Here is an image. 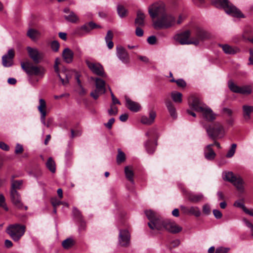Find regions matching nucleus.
Segmentation results:
<instances>
[{"mask_svg":"<svg viewBox=\"0 0 253 253\" xmlns=\"http://www.w3.org/2000/svg\"><path fill=\"white\" fill-rule=\"evenodd\" d=\"M195 36L192 38L193 40H197L199 43L201 41L208 39L210 38V34L203 29L198 28L195 32Z\"/></svg>","mask_w":253,"mask_h":253,"instance_id":"nucleus-21","label":"nucleus"},{"mask_svg":"<svg viewBox=\"0 0 253 253\" xmlns=\"http://www.w3.org/2000/svg\"><path fill=\"white\" fill-rule=\"evenodd\" d=\"M166 12L165 5L163 3H154L148 7V13L152 19L161 17Z\"/></svg>","mask_w":253,"mask_h":253,"instance_id":"nucleus-7","label":"nucleus"},{"mask_svg":"<svg viewBox=\"0 0 253 253\" xmlns=\"http://www.w3.org/2000/svg\"><path fill=\"white\" fill-rule=\"evenodd\" d=\"M73 213L74 216L80 219L82 217L81 213L80 211L76 208L74 207L73 209Z\"/></svg>","mask_w":253,"mask_h":253,"instance_id":"nucleus-59","label":"nucleus"},{"mask_svg":"<svg viewBox=\"0 0 253 253\" xmlns=\"http://www.w3.org/2000/svg\"><path fill=\"white\" fill-rule=\"evenodd\" d=\"M232 183L239 192L242 193L244 191L245 182L240 176L236 177Z\"/></svg>","mask_w":253,"mask_h":253,"instance_id":"nucleus-27","label":"nucleus"},{"mask_svg":"<svg viewBox=\"0 0 253 253\" xmlns=\"http://www.w3.org/2000/svg\"><path fill=\"white\" fill-rule=\"evenodd\" d=\"M224 176H225L224 179L226 180L229 181L231 183H232L233 181H234V180L237 177V176H235L234 174H233V173L231 171L225 172Z\"/></svg>","mask_w":253,"mask_h":253,"instance_id":"nucleus-47","label":"nucleus"},{"mask_svg":"<svg viewBox=\"0 0 253 253\" xmlns=\"http://www.w3.org/2000/svg\"><path fill=\"white\" fill-rule=\"evenodd\" d=\"M226 114L228 118L226 120V122L229 125H231L233 123L234 120L232 117V110L228 108H223L222 109V114Z\"/></svg>","mask_w":253,"mask_h":253,"instance_id":"nucleus-35","label":"nucleus"},{"mask_svg":"<svg viewBox=\"0 0 253 253\" xmlns=\"http://www.w3.org/2000/svg\"><path fill=\"white\" fill-rule=\"evenodd\" d=\"M125 172L126 178L133 183L134 182V180L133 179V172L132 170L129 167L126 166L125 168Z\"/></svg>","mask_w":253,"mask_h":253,"instance_id":"nucleus-38","label":"nucleus"},{"mask_svg":"<svg viewBox=\"0 0 253 253\" xmlns=\"http://www.w3.org/2000/svg\"><path fill=\"white\" fill-rule=\"evenodd\" d=\"M100 26L94 22L91 21L84 24L83 25L76 28L73 32L74 35L83 37L90 33V32L96 28H100Z\"/></svg>","mask_w":253,"mask_h":253,"instance_id":"nucleus-5","label":"nucleus"},{"mask_svg":"<svg viewBox=\"0 0 253 253\" xmlns=\"http://www.w3.org/2000/svg\"><path fill=\"white\" fill-rule=\"evenodd\" d=\"M236 146L237 145L236 144L234 143L232 144L231 148H230L227 153L226 154V157L231 158L234 156L236 151Z\"/></svg>","mask_w":253,"mask_h":253,"instance_id":"nucleus-54","label":"nucleus"},{"mask_svg":"<svg viewBox=\"0 0 253 253\" xmlns=\"http://www.w3.org/2000/svg\"><path fill=\"white\" fill-rule=\"evenodd\" d=\"M200 112H202L203 114V117L208 121H212L215 119L216 115L214 114L211 109L206 106L202 111Z\"/></svg>","mask_w":253,"mask_h":253,"instance_id":"nucleus-22","label":"nucleus"},{"mask_svg":"<svg viewBox=\"0 0 253 253\" xmlns=\"http://www.w3.org/2000/svg\"><path fill=\"white\" fill-rule=\"evenodd\" d=\"M85 63L90 70L94 74L105 77L103 67L100 63L91 62L88 60H85Z\"/></svg>","mask_w":253,"mask_h":253,"instance_id":"nucleus-11","label":"nucleus"},{"mask_svg":"<svg viewBox=\"0 0 253 253\" xmlns=\"http://www.w3.org/2000/svg\"><path fill=\"white\" fill-rule=\"evenodd\" d=\"M74 244V241L72 238H67L62 243L63 247L65 249H69Z\"/></svg>","mask_w":253,"mask_h":253,"instance_id":"nucleus-45","label":"nucleus"},{"mask_svg":"<svg viewBox=\"0 0 253 253\" xmlns=\"http://www.w3.org/2000/svg\"><path fill=\"white\" fill-rule=\"evenodd\" d=\"M126 159V156L125 153L121 151L120 149L118 150V154L117 157V161L118 163H121L124 162Z\"/></svg>","mask_w":253,"mask_h":253,"instance_id":"nucleus-53","label":"nucleus"},{"mask_svg":"<svg viewBox=\"0 0 253 253\" xmlns=\"http://www.w3.org/2000/svg\"><path fill=\"white\" fill-rule=\"evenodd\" d=\"M126 99V106L130 111L133 112H138L140 108L139 104L135 102L132 101L127 97H125Z\"/></svg>","mask_w":253,"mask_h":253,"instance_id":"nucleus-25","label":"nucleus"},{"mask_svg":"<svg viewBox=\"0 0 253 253\" xmlns=\"http://www.w3.org/2000/svg\"><path fill=\"white\" fill-rule=\"evenodd\" d=\"M165 219H164L160 215L155 218L151 222H148V225L150 228L157 230H162L164 229Z\"/></svg>","mask_w":253,"mask_h":253,"instance_id":"nucleus-17","label":"nucleus"},{"mask_svg":"<svg viewBox=\"0 0 253 253\" xmlns=\"http://www.w3.org/2000/svg\"><path fill=\"white\" fill-rule=\"evenodd\" d=\"M39 105L38 107V109L41 114V121L42 123L47 127H49L50 124L49 122L46 123L45 122V117L46 115V112L45 110L46 108V102L43 99H40L39 100Z\"/></svg>","mask_w":253,"mask_h":253,"instance_id":"nucleus-16","label":"nucleus"},{"mask_svg":"<svg viewBox=\"0 0 253 253\" xmlns=\"http://www.w3.org/2000/svg\"><path fill=\"white\" fill-rule=\"evenodd\" d=\"M211 4L217 8H221V0H211Z\"/></svg>","mask_w":253,"mask_h":253,"instance_id":"nucleus-57","label":"nucleus"},{"mask_svg":"<svg viewBox=\"0 0 253 253\" xmlns=\"http://www.w3.org/2000/svg\"><path fill=\"white\" fill-rule=\"evenodd\" d=\"M222 50L228 54H235L240 51L239 48L236 46H232L228 44L222 45Z\"/></svg>","mask_w":253,"mask_h":253,"instance_id":"nucleus-31","label":"nucleus"},{"mask_svg":"<svg viewBox=\"0 0 253 253\" xmlns=\"http://www.w3.org/2000/svg\"><path fill=\"white\" fill-rule=\"evenodd\" d=\"M54 68L55 72L57 74V75L59 79H60L62 84L64 85H66L69 82V79L67 77H66V79H64L61 77L59 74V69L58 66L54 65Z\"/></svg>","mask_w":253,"mask_h":253,"instance_id":"nucleus-46","label":"nucleus"},{"mask_svg":"<svg viewBox=\"0 0 253 253\" xmlns=\"http://www.w3.org/2000/svg\"><path fill=\"white\" fill-rule=\"evenodd\" d=\"M166 105L167 107L169 113L170 114V116L173 119L176 118L177 114L176 112V109L170 100H166Z\"/></svg>","mask_w":253,"mask_h":253,"instance_id":"nucleus-32","label":"nucleus"},{"mask_svg":"<svg viewBox=\"0 0 253 253\" xmlns=\"http://www.w3.org/2000/svg\"><path fill=\"white\" fill-rule=\"evenodd\" d=\"M118 109L114 105V104L110 105V108L108 110V113L109 116H115L118 114Z\"/></svg>","mask_w":253,"mask_h":253,"instance_id":"nucleus-52","label":"nucleus"},{"mask_svg":"<svg viewBox=\"0 0 253 253\" xmlns=\"http://www.w3.org/2000/svg\"><path fill=\"white\" fill-rule=\"evenodd\" d=\"M147 42L150 44H154L156 42V38L155 36H151L148 38Z\"/></svg>","mask_w":253,"mask_h":253,"instance_id":"nucleus-62","label":"nucleus"},{"mask_svg":"<svg viewBox=\"0 0 253 253\" xmlns=\"http://www.w3.org/2000/svg\"><path fill=\"white\" fill-rule=\"evenodd\" d=\"M10 196L11 202L17 209L22 210L24 208L25 210L28 209L27 206H24L21 196L18 191H10Z\"/></svg>","mask_w":253,"mask_h":253,"instance_id":"nucleus-12","label":"nucleus"},{"mask_svg":"<svg viewBox=\"0 0 253 253\" xmlns=\"http://www.w3.org/2000/svg\"><path fill=\"white\" fill-rule=\"evenodd\" d=\"M252 92V89L250 85L240 86L239 93L244 95H249Z\"/></svg>","mask_w":253,"mask_h":253,"instance_id":"nucleus-44","label":"nucleus"},{"mask_svg":"<svg viewBox=\"0 0 253 253\" xmlns=\"http://www.w3.org/2000/svg\"><path fill=\"white\" fill-rule=\"evenodd\" d=\"M27 50L30 58L36 63H39L42 59L43 54L38 48L30 46L27 47Z\"/></svg>","mask_w":253,"mask_h":253,"instance_id":"nucleus-14","label":"nucleus"},{"mask_svg":"<svg viewBox=\"0 0 253 253\" xmlns=\"http://www.w3.org/2000/svg\"><path fill=\"white\" fill-rule=\"evenodd\" d=\"M46 166L51 172L54 173L55 172V163L52 158L50 157L48 159Z\"/></svg>","mask_w":253,"mask_h":253,"instance_id":"nucleus-37","label":"nucleus"},{"mask_svg":"<svg viewBox=\"0 0 253 253\" xmlns=\"http://www.w3.org/2000/svg\"><path fill=\"white\" fill-rule=\"evenodd\" d=\"M14 56L13 49H9L6 54L4 55L2 57V64L4 67H10L13 64V59Z\"/></svg>","mask_w":253,"mask_h":253,"instance_id":"nucleus-20","label":"nucleus"},{"mask_svg":"<svg viewBox=\"0 0 253 253\" xmlns=\"http://www.w3.org/2000/svg\"><path fill=\"white\" fill-rule=\"evenodd\" d=\"M113 38V34L111 30L108 31L105 38V40L107 44V47L109 49H112L114 46V43L112 42Z\"/></svg>","mask_w":253,"mask_h":253,"instance_id":"nucleus-34","label":"nucleus"},{"mask_svg":"<svg viewBox=\"0 0 253 253\" xmlns=\"http://www.w3.org/2000/svg\"><path fill=\"white\" fill-rule=\"evenodd\" d=\"M95 89L90 93V96L94 99H97L100 95L105 93V82L99 78L95 80Z\"/></svg>","mask_w":253,"mask_h":253,"instance_id":"nucleus-10","label":"nucleus"},{"mask_svg":"<svg viewBox=\"0 0 253 253\" xmlns=\"http://www.w3.org/2000/svg\"><path fill=\"white\" fill-rule=\"evenodd\" d=\"M189 107L193 110L200 112L207 105L198 97L191 96L189 98Z\"/></svg>","mask_w":253,"mask_h":253,"instance_id":"nucleus-13","label":"nucleus"},{"mask_svg":"<svg viewBox=\"0 0 253 253\" xmlns=\"http://www.w3.org/2000/svg\"><path fill=\"white\" fill-rule=\"evenodd\" d=\"M110 92H111V96L112 100V103L111 104H114L115 105V104H121L120 101L115 96L114 94L111 91V89L110 88Z\"/></svg>","mask_w":253,"mask_h":253,"instance_id":"nucleus-56","label":"nucleus"},{"mask_svg":"<svg viewBox=\"0 0 253 253\" xmlns=\"http://www.w3.org/2000/svg\"><path fill=\"white\" fill-rule=\"evenodd\" d=\"M228 87L229 89L233 92L235 93H238L240 90V86H238L236 84H235L233 82L229 81L228 82Z\"/></svg>","mask_w":253,"mask_h":253,"instance_id":"nucleus-49","label":"nucleus"},{"mask_svg":"<svg viewBox=\"0 0 253 253\" xmlns=\"http://www.w3.org/2000/svg\"><path fill=\"white\" fill-rule=\"evenodd\" d=\"M171 97L172 100L177 103H180L182 102V94L180 92L177 91H173L171 93Z\"/></svg>","mask_w":253,"mask_h":253,"instance_id":"nucleus-36","label":"nucleus"},{"mask_svg":"<svg viewBox=\"0 0 253 253\" xmlns=\"http://www.w3.org/2000/svg\"><path fill=\"white\" fill-rule=\"evenodd\" d=\"M119 243L124 247H127L130 244V235L126 229L120 230L119 234Z\"/></svg>","mask_w":253,"mask_h":253,"instance_id":"nucleus-15","label":"nucleus"},{"mask_svg":"<svg viewBox=\"0 0 253 253\" xmlns=\"http://www.w3.org/2000/svg\"><path fill=\"white\" fill-rule=\"evenodd\" d=\"M213 144H209L207 145L204 148V156L206 159L208 160H212L214 159L216 154L212 148Z\"/></svg>","mask_w":253,"mask_h":253,"instance_id":"nucleus-23","label":"nucleus"},{"mask_svg":"<svg viewBox=\"0 0 253 253\" xmlns=\"http://www.w3.org/2000/svg\"><path fill=\"white\" fill-rule=\"evenodd\" d=\"M175 17L166 12L159 19L153 22V26L156 29H168L174 25Z\"/></svg>","mask_w":253,"mask_h":253,"instance_id":"nucleus-1","label":"nucleus"},{"mask_svg":"<svg viewBox=\"0 0 253 253\" xmlns=\"http://www.w3.org/2000/svg\"><path fill=\"white\" fill-rule=\"evenodd\" d=\"M243 116L244 119L248 121L251 119V115L253 113V106L244 105L242 106Z\"/></svg>","mask_w":253,"mask_h":253,"instance_id":"nucleus-28","label":"nucleus"},{"mask_svg":"<svg viewBox=\"0 0 253 253\" xmlns=\"http://www.w3.org/2000/svg\"><path fill=\"white\" fill-rule=\"evenodd\" d=\"M146 135L148 137V140L144 143V146L148 153L153 154L157 145V140L155 139L154 141L152 140L157 136V133L155 130L152 129L146 133Z\"/></svg>","mask_w":253,"mask_h":253,"instance_id":"nucleus-6","label":"nucleus"},{"mask_svg":"<svg viewBox=\"0 0 253 253\" xmlns=\"http://www.w3.org/2000/svg\"><path fill=\"white\" fill-rule=\"evenodd\" d=\"M64 61L67 63H71L73 61L74 52L69 48H65L62 52Z\"/></svg>","mask_w":253,"mask_h":253,"instance_id":"nucleus-24","label":"nucleus"},{"mask_svg":"<svg viewBox=\"0 0 253 253\" xmlns=\"http://www.w3.org/2000/svg\"><path fill=\"white\" fill-rule=\"evenodd\" d=\"M203 127L206 129V131L209 136L214 140V143H213V146H215L217 148H220V144L219 142L215 141V140L218 138L221 132V126L219 124H214L207 126L203 125Z\"/></svg>","mask_w":253,"mask_h":253,"instance_id":"nucleus-4","label":"nucleus"},{"mask_svg":"<svg viewBox=\"0 0 253 253\" xmlns=\"http://www.w3.org/2000/svg\"><path fill=\"white\" fill-rule=\"evenodd\" d=\"M190 32L189 30L185 31L180 34L176 35L174 37L175 41L178 42L180 44H199V41L197 40H193L192 38L189 39Z\"/></svg>","mask_w":253,"mask_h":253,"instance_id":"nucleus-8","label":"nucleus"},{"mask_svg":"<svg viewBox=\"0 0 253 253\" xmlns=\"http://www.w3.org/2000/svg\"><path fill=\"white\" fill-rule=\"evenodd\" d=\"M189 214H193L195 216L198 217L201 214V212L199 208L197 207H191L189 208Z\"/></svg>","mask_w":253,"mask_h":253,"instance_id":"nucleus-48","label":"nucleus"},{"mask_svg":"<svg viewBox=\"0 0 253 253\" xmlns=\"http://www.w3.org/2000/svg\"><path fill=\"white\" fill-rule=\"evenodd\" d=\"M166 105L167 107L169 113L170 114V116L173 119L176 118L177 114L176 112V109L170 100H166Z\"/></svg>","mask_w":253,"mask_h":253,"instance_id":"nucleus-33","label":"nucleus"},{"mask_svg":"<svg viewBox=\"0 0 253 253\" xmlns=\"http://www.w3.org/2000/svg\"><path fill=\"white\" fill-rule=\"evenodd\" d=\"M115 122V119L114 118H111L108 121V123L105 124V126L109 129H111L112 126V125Z\"/></svg>","mask_w":253,"mask_h":253,"instance_id":"nucleus-64","label":"nucleus"},{"mask_svg":"<svg viewBox=\"0 0 253 253\" xmlns=\"http://www.w3.org/2000/svg\"><path fill=\"white\" fill-rule=\"evenodd\" d=\"M117 13L121 18H124L127 16V10L122 5L117 6Z\"/></svg>","mask_w":253,"mask_h":253,"instance_id":"nucleus-43","label":"nucleus"},{"mask_svg":"<svg viewBox=\"0 0 253 253\" xmlns=\"http://www.w3.org/2000/svg\"><path fill=\"white\" fill-rule=\"evenodd\" d=\"M117 56L118 58L125 64L129 62V56L126 50L122 46L117 47Z\"/></svg>","mask_w":253,"mask_h":253,"instance_id":"nucleus-19","label":"nucleus"},{"mask_svg":"<svg viewBox=\"0 0 253 253\" xmlns=\"http://www.w3.org/2000/svg\"><path fill=\"white\" fill-rule=\"evenodd\" d=\"M203 211L206 214H209L211 213V209L210 206L206 204L203 207Z\"/></svg>","mask_w":253,"mask_h":253,"instance_id":"nucleus-63","label":"nucleus"},{"mask_svg":"<svg viewBox=\"0 0 253 253\" xmlns=\"http://www.w3.org/2000/svg\"><path fill=\"white\" fill-rule=\"evenodd\" d=\"M234 206L238 208H240L244 211L246 207L245 206L244 203L241 201H236L234 204Z\"/></svg>","mask_w":253,"mask_h":253,"instance_id":"nucleus-60","label":"nucleus"},{"mask_svg":"<svg viewBox=\"0 0 253 253\" xmlns=\"http://www.w3.org/2000/svg\"><path fill=\"white\" fill-rule=\"evenodd\" d=\"M145 213L147 217L150 221L149 222H151V221L152 220L155 219V218H156L159 215V214H158L157 212H156L152 210L145 211Z\"/></svg>","mask_w":253,"mask_h":253,"instance_id":"nucleus-42","label":"nucleus"},{"mask_svg":"<svg viewBox=\"0 0 253 253\" xmlns=\"http://www.w3.org/2000/svg\"><path fill=\"white\" fill-rule=\"evenodd\" d=\"M23 151V148L22 145L17 144L15 147V153L16 154L22 153Z\"/></svg>","mask_w":253,"mask_h":253,"instance_id":"nucleus-58","label":"nucleus"},{"mask_svg":"<svg viewBox=\"0 0 253 253\" xmlns=\"http://www.w3.org/2000/svg\"><path fill=\"white\" fill-rule=\"evenodd\" d=\"M0 207L2 208L6 211H8L9 210L5 202V198L1 194H0Z\"/></svg>","mask_w":253,"mask_h":253,"instance_id":"nucleus-51","label":"nucleus"},{"mask_svg":"<svg viewBox=\"0 0 253 253\" xmlns=\"http://www.w3.org/2000/svg\"><path fill=\"white\" fill-rule=\"evenodd\" d=\"M21 66L22 69L29 76H39L42 78L45 73L44 68L41 66L34 65L29 62H21Z\"/></svg>","mask_w":253,"mask_h":253,"instance_id":"nucleus-2","label":"nucleus"},{"mask_svg":"<svg viewBox=\"0 0 253 253\" xmlns=\"http://www.w3.org/2000/svg\"><path fill=\"white\" fill-rule=\"evenodd\" d=\"M156 116V113L153 111H151L149 113V117L145 116H142L141 122L145 125H151L154 122Z\"/></svg>","mask_w":253,"mask_h":253,"instance_id":"nucleus-29","label":"nucleus"},{"mask_svg":"<svg viewBox=\"0 0 253 253\" xmlns=\"http://www.w3.org/2000/svg\"><path fill=\"white\" fill-rule=\"evenodd\" d=\"M203 197H204L203 195L201 194H191L189 195V196L188 197V199H189V200L192 202L197 203V202L201 201L203 199Z\"/></svg>","mask_w":253,"mask_h":253,"instance_id":"nucleus-40","label":"nucleus"},{"mask_svg":"<svg viewBox=\"0 0 253 253\" xmlns=\"http://www.w3.org/2000/svg\"><path fill=\"white\" fill-rule=\"evenodd\" d=\"M15 176L12 175L11 178V188L10 191H17L18 189H20L23 184V181L22 180H14Z\"/></svg>","mask_w":253,"mask_h":253,"instance_id":"nucleus-30","label":"nucleus"},{"mask_svg":"<svg viewBox=\"0 0 253 253\" xmlns=\"http://www.w3.org/2000/svg\"><path fill=\"white\" fill-rule=\"evenodd\" d=\"M24 225L15 224L9 225L7 228V233L14 241H18L25 232Z\"/></svg>","mask_w":253,"mask_h":253,"instance_id":"nucleus-3","label":"nucleus"},{"mask_svg":"<svg viewBox=\"0 0 253 253\" xmlns=\"http://www.w3.org/2000/svg\"><path fill=\"white\" fill-rule=\"evenodd\" d=\"M170 82L172 83H176V84L179 87H184L186 85V82L182 79L175 80L174 78H172L170 80Z\"/></svg>","mask_w":253,"mask_h":253,"instance_id":"nucleus-50","label":"nucleus"},{"mask_svg":"<svg viewBox=\"0 0 253 253\" xmlns=\"http://www.w3.org/2000/svg\"><path fill=\"white\" fill-rule=\"evenodd\" d=\"M222 9L229 15L237 18L244 17L241 12L234 6L228 0H222Z\"/></svg>","mask_w":253,"mask_h":253,"instance_id":"nucleus-9","label":"nucleus"},{"mask_svg":"<svg viewBox=\"0 0 253 253\" xmlns=\"http://www.w3.org/2000/svg\"><path fill=\"white\" fill-rule=\"evenodd\" d=\"M144 34L143 30L140 28V27H136L135 34L138 37L143 36Z\"/></svg>","mask_w":253,"mask_h":253,"instance_id":"nucleus-61","label":"nucleus"},{"mask_svg":"<svg viewBox=\"0 0 253 253\" xmlns=\"http://www.w3.org/2000/svg\"><path fill=\"white\" fill-rule=\"evenodd\" d=\"M164 229L172 233H177L182 230V227L178 226L173 221L165 219Z\"/></svg>","mask_w":253,"mask_h":253,"instance_id":"nucleus-18","label":"nucleus"},{"mask_svg":"<svg viewBox=\"0 0 253 253\" xmlns=\"http://www.w3.org/2000/svg\"><path fill=\"white\" fill-rule=\"evenodd\" d=\"M64 18L67 21L72 23H76L79 21L78 17L73 11H71L68 15H65Z\"/></svg>","mask_w":253,"mask_h":253,"instance_id":"nucleus-39","label":"nucleus"},{"mask_svg":"<svg viewBox=\"0 0 253 253\" xmlns=\"http://www.w3.org/2000/svg\"><path fill=\"white\" fill-rule=\"evenodd\" d=\"M40 34L38 31L34 29H30L27 33V35L33 40H36Z\"/></svg>","mask_w":253,"mask_h":253,"instance_id":"nucleus-41","label":"nucleus"},{"mask_svg":"<svg viewBox=\"0 0 253 253\" xmlns=\"http://www.w3.org/2000/svg\"><path fill=\"white\" fill-rule=\"evenodd\" d=\"M59 46V43L56 41H54L52 42L50 44V46L52 50L55 52H57L58 51Z\"/></svg>","mask_w":253,"mask_h":253,"instance_id":"nucleus-55","label":"nucleus"},{"mask_svg":"<svg viewBox=\"0 0 253 253\" xmlns=\"http://www.w3.org/2000/svg\"><path fill=\"white\" fill-rule=\"evenodd\" d=\"M145 14L140 10L137 12L134 25L136 27H143L145 25Z\"/></svg>","mask_w":253,"mask_h":253,"instance_id":"nucleus-26","label":"nucleus"}]
</instances>
